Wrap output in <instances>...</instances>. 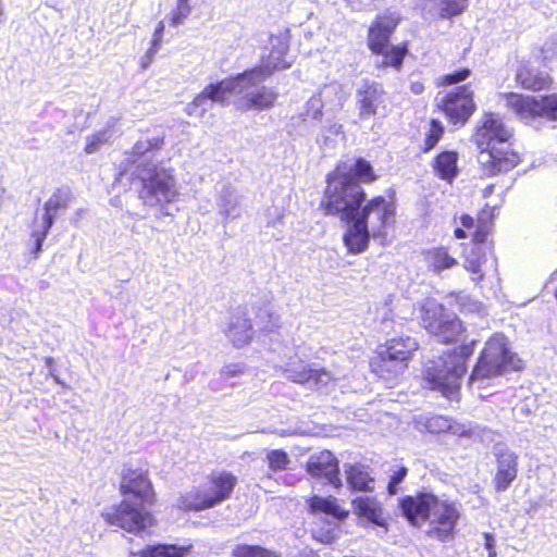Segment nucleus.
<instances>
[{"instance_id": "3", "label": "nucleus", "mask_w": 557, "mask_h": 557, "mask_svg": "<svg viewBox=\"0 0 557 557\" xmlns=\"http://www.w3.org/2000/svg\"><path fill=\"white\" fill-rule=\"evenodd\" d=\"M511 131L495 114H485L483 125L476 131L474 141L480 149L478 162L487 175L513 169L519 157L510 149Z\"/></svg>"}, {"instance_id": "54", "label": "nucleus", "mask_w": 557, "mask_h": 557, "mask_svg": "<svg viewBox=\"0 0 557 557\" xmlns=\"http://www.w3.org/2000/svg\"><path fill=\"white\" fill-rule=\"evenodd\" d=\"M455 236H456L457 238H465V237H466V232H465L462 228L457 227V228L455 230Z\"/></svg>"}, {"instance_id": "32", "label": "nucleus", "mask_w": 557, "mask_h": 557, "mask_svg": "<svg viewBox=\"0 0 557 557\" xmlns=\"http://www.w3.org/2000/svg\"><path fill=\"white\" fill-rule=\"evenodd\" d=\"M375 479L368 466H350V491L372 492Z\"/></svg>"}, {"instance_id": "27", "label": "nucleus", "mask_w": 557, "mask_h": 557, "mask_svg": "<svg viewBox=\"0 0 557 557\" xmlns=\"http://www.w3.org/2000/svg\"><path fill=\"white\" fill-rule=\"evenodd\" d=\"M308 512L311 515H326L338 520L344 519L347 512L338 505L334 496L322 497L312 495L306 499Z\"/></svg>"}, {"instance_id": "23", "label": "nucleus", "mask_w": 557, "mask_h": 557, "mask_svg": "<svg viewBox=\"0 0 557 557\" xmlns=\"http://www.w3.org/2000/svg\"><path fill=\"white\" fill-rule=\"evenodd\" d=\"M358 523L362 527L377 525L387 531L382 504L373 496H359L350 500Z\"/></svg>"}, {"instance_id": "1", "label": "nucleus", "mask_w": 557, "mask_h": 557, "mask_svg": "<svg viewBox=\"0 0 557 557\" xmlns=\"http://www.w3.org/2000/svg\"><path fill=\"white\" fill-rule=\"evenodd\" d=\"M376 180L377 175L367 160L360 158L350 166V253L366 250L370 236L383 237L384 228L394 215V210L382 196L361 208L366 193L359 183L371 184Z\"/></svg>"}, {"instance_id": "20", "label": "nucleus", "mask_w": 557, "mask_h": 557, "mask_svg": "<svg viewBox=\"0 0 557 557\" xmlns=\"http://www.w3.org/2000/svg\"><path fill=\"white\" fill-rule=\"evenodd\" d=\"M493 454L496 458L495 488L505 492L517 478L518 456L504 444H496Z\"/></svg>"}, {"instance_id": "28", "label": "nucleus", "mask_w": 557, "mask_h": 557, "mask_svg": "<svg viewBox=\"0 0 557 557\" xmlns=\"http://www.w3.org/2000/svg\"><path fill=\"white\" fill-rule=\"evenodd\" d=\"M424 11L432 16L447 18L458 15L466 9L467 0H420Z\"/></svg>"}, {"instance_id": "29", "label": "nucleus", "mask_w": 557, "mask_h": 557, "mask_svg": "<svg viewBox=\"0 0 557 557\" xmlns=\"http://www.w3.org/2000/svg\"><path fill=\"white\" fill-rule=\"evenodd\" d=\"M424 260L428 268L436 274L458 263L457 260L448 253L445 247H436L425 251Z\"/></svg>"}, {"instance_id": "34", "label": "nucleus", "mask_w": 557, "mask_h": 557, "mask_svg": "<svg viewBox=\"0 0 557 557\" xmlns=\"http://www.w3.org/2000/svg\"><path fill=\"white\" fill-rule=\"evenodd\" d=\"M233 557H283L281 553L260 545L238 544L232 550Z\"/></svg>"}, {"instance_id": "31", "label": "nucleus", "mask_w": 557, "mask_h": 557, "mask_svg": "<svg viewBox=\"0 0 557 557\" xmlns=\"http://www.w3.org/2000/svg\"><path fill=\"white\" fill-rule=\"evenodd\" d=\"M457 161V152L444 151L435 158L433 168L440 178L451 182L458 173Z\"/></svg>"}, {"instance_id": "37", "label": "nucleus", "mask_w": 557, "mask_h": 557, "mask_svg": "<svg viewBox=\"0 0 557 557\" xmlns=\"http://www.w3.org/2000/svg\"><path fill=\"white\" fill-rule=\"evenodd\" d=\"M324 370L313 369L309 367H302L298 370L290 371V379L293 382L305 384L309 382L319 383L323 375H325Z\"/></svg>"}, {"instance_id": "47", "label": "nucleus", "mask_w": 557, "mask_h": 557, "mask_svg": "<svg viewBox=\"0 0 557 557\" xmlns=\"http://www.w3.org/2000/svg\"><path fill=\"white\" fill-rule=\"evenodd\" d=\"M246 370L243 363H230L222 368L221 373L224 377L230 379L242 375Z\"/></svg>"}, {"instance_id": "41", "label": "nucleus", "mask_w": 557, "mask_h": 557, "mask_svg": "<svg viewBox=\"0 0 557 557\" xmlns=\"http://www.w3.org/2000/svg\"><path fill=\"white\" fill-rule=\"evenodd\" d=\"M188 2L189 0H177V5L170 16V24L172 26H178L189 16L191 7Z\"/></svg>"}, {"instance_id": "15", "label": "nucleus", "mask_w": 557, "mask_h": 557, "mask_svg": "<svg viewBox=\"0 0 557 557\" xmlns=\"http://www.w3.org/2000/svg\"><path fill=\"white\" fill-rule=\"evenodd\" d=\"M443 307L435 301H428L422 307V322L426 331L432 334L438 343H451L457 341L461 333V321L454 317L443 315Z\"/></svg>"}, {"instance_id": "7", "label": "nucleus", "mask_w": 557, "mask_h": 557, "mask_svg": "<svg viewBox=\"0 0 557 557\" xmlns=\"http://www.w3.org/2000/svg\"><path fill=\"white\" fill-rule=\"evenodd\" d=\"M237 476L230 471H212L190 493L180 498V508L185 511H202L231 498Z\"/></svg>"}, {"instance_id": "5", "label": "nucleus", "mask_w": 557, "mask_h": 557, "mask_svg": "<svg viewBox=\"0 0 557 557\" xmlns=\"http://www.w3.org/2000/svg\"><path fill=\"white\" fill-rule=\"evenodd\" d=\"M522 369V361L509 348V342L503 334H495L484 346L480 358L469 377L471 386H485L486 381L511 371Z\"/></svg>"}, {"instance_id": "26", "label": "nucleus", "mask_w": 557, "mask_h": 557, "mask_svg": "<svg viewBox=\"0 0 557 557\" xmlns=\"http://www.w3.org/2000/svg\"><path fill=\"white\" fill-rule=\"evenodd\" d=\"M517 83L524 89L541 90L549 86V75L531 62L522 63L516 74Z\"/></svg>"}, {"instance_id": "21", "label": "nucleus", "mask_w": 557, "mask_h": 557, "mask_svg": "<svg viewBox=\"0 0 557 557\" xmlns=\"http://www.w3.org/2000/svg\"><path fill=\"white\" fill-rule=\"evenodd\" d=\"M305 468L311 476L323 479L334 487L342 486L338 460L330 450H322L311 455Z\"/></svg>"}, {"instance_id": "10", "label": "nucleus", "mask_w": 557, "mask_h": 557, "mask_svg": "<svg viewBox=\"0 0 557 557\" xmlns=\"http://www.w3.org/2000/svg\"><path fill=\"white\" fill-rule=\"evenodd\" d=\"M418 348V342L411 336L387 339L377 347L375 357L370 361L372 372L387 382L397 380L407 370Z\"/></svg>"}, {"instance_id": "11", "label": "nucleus", "mask_w": 557, "mask_h": 557, "mask_svg": "<svg viewBox=\"0 0 557 557\" xmlns=\"http://www.w3.org/2000/svg\"><path fill=\"white\" fill-rule=\"evenodd\" d=\"M400 16L396 12L387 11L376 17L369 29V48L375 54H382L380 66L400 69L407 53L406 46H394L387 50L392 33L397 27Z\"/></svg>"}, {"instance_id": "14", "label": "nucleus", "mask_w": 557, "mask_h": 557, "mask_svg": "<svg viewBox=\"0 0 557 557\" xmlns=\"http://www.w3.org/2000/svg\"><path fill=\"white\" fill-rule=\"evenodd\" d=\"M117 490L125 499L152 507L157 504V492L149 471L125 465L119 475Z\"/></svg>"}, {"instance_id": "22", "label": "nucleus", "mask_w": 557, "mask_h": 557, "mask_svg": "<svg viewBox=\"0 0 557 557\" xmlns=\"http://www.w3.org/2000/svg\"><path fill=\"white\" fill-rule=\"evenodd\" d=\"M385 101L382 85L374 81L363 79L357 89V104L361 119H369L377 113Z\"/></svg>"}, {"instance_id": "30", "label": "nucleus", "mask_w": 557, "mask_h": 557, "mask_svg": "<svg viewBox=\"0 0 557 557\" xmlns=\"http://www.w3.org/2000/svg\"><path fill=\"white\" fill-rule=\"evenodd\" d=\"M486 261V252L484 246H471L466 252L463 268L472 274V282L479 283L483 280L484 273L482 265Z\"/></svg>"}, {"instance_id": "19", "label": "nucleus", "mask_w": 557, "mask_h": 557, "mask_svg": "<svg viewBox=\"0 0 557 557\" xmlns=\"http://www.w3.org/2000/svg\"><path fill=\"white\" fill-rule=\"evenodd\" d=\"M71 194L62 189H57L52 196L45 202L44 209V223L40 231H34L30 237L34 239V246L30 250L33 258L37 259L42 249V243L45 242L50 228L54 222V214L60 209H65L71 201Z\"/></svg>"}, {"instance_id": "16", "label": "nucleus", "mask_w": 557, "mask_h": 557, "mask_svg": "<svg viewBox=\"0 0 557 557\" xmlns=\"http://www.w3.org/2000/svg\"><path fill=\"white\" fill-rule=\"evenodd\" d=\"M436 101L448 120L455 125H463L475 110L473 92L468 85L457 87L442 97L438 95Z\"/></svg>"}, {"instance_id": "51", "label": "nucleus", "mask_w": 557, "mask_h": 557, "mask_svg": "<svg viewBox=\"0 0 557 557\" xmlns=\"http://www.w3.org/2000/svg\"><path fill=\"white\" fill-rule=\"evenodd\" d=\"M410 90L413 94L419 95V94H421L424 90V86L420 82H412L411 85H410Z\"/></svg>"}, {"instance_id": "53", "label": "nucleus", "mask_w": 557, "mask_h": 557, "mask_svg": "<svg viewBox=\"0 0 557 557\" xmlns=\"http://www.w3.org/2000/svg\"><path fill=\"white\" fill-rule=\"evenodd\" d=\"M298 557H320L317 552L312 549H304L298 554Z\"/></svg>"}, {"instance_id": "45", "label": "nucleus", "mask_w": 557, "mask_h": 557, "mask_svg": "<svg viewBox=\"0 0 557 557\" xmlns=\"http://www.w3.org/2000/svg\"><path fill=\"white\" fill-rule=\"evenodd\" d=\"M106 143L104 135L102 133H96L89 136L86 140V145L84 147V151L87 154L95 153L100 149V147Z\"/></svg>"}, {"instance_id": "50", "label": "nucleus", "mask_w": 557, "mask_h": 557, "mask_svg": "<svg viewBox=\"0 0 557 557\" xmlns=\"http://www.w3.org/2000/svg\"><path fill=\"white\" fill-rule=\"evenodd\" d=\"M461 224L466 228H471L474 224V220L472 216L465 214L461 216Z\"/></svg>"}, {"instance_id": "55", "label": "nucleus", "mask_w": 557, "mask_h": 557, "mask_svg": "<svg viewBox=\"0 0 557 557\" xmlns=\"http://www.w3.org/2000/svg\"><path fill=\"white\" fill-rule=\"evenodd\" d=\"M343 242L348 245V230L343 234Z\"/></svg>"}, {"instance_id": "18", "label": "nucleus", "mask_w": 557, "mask_h": 557, "mask_svg": "<svg viewBox=\"0 0 557 557\" xmlns=\"http://www.w3.org/2000/svg\"><path fill=\"white\" fill-rule=\"evenodd\" d=\"M322 203L326 213L339 214L342 220L348 221V173L336 170L327 175Z\"/></svg>"}, {"instance_id": "17", "label": "nucleus", "mask_w": 557, "mask_h": 557, "mask_svg": "<svg viewBox=\"0 0 557 557\" xmlns=\"http://www.w3.org/2000/svg\"><path fill=\"white\" fill-rule=\"evenodd\" d=\"M137 178L143 184L140 197L162 196L168 202L173 201L176 196L175 180L172 171L159 170L157 166L143 164Z\"/></svg>"}, {"instance_id": "33", "label": "nucleus", "mask_w": 557, "mask_h": 557, "mask_svg": "<svg viewBox=\"0 0 557 557\" xmlns=\"http://www.w3.org/2000/svg\"><path fill=\"white\" fill-rule=\"evenodd\" d=\"M188 548L176 544L147 545L138 552V557H185Z\"/></svg>"}, {"instance_id": "36", "label": "nucleus", "mask_w": 557, "mask_h": 557, "mask_svg": "<svg viewBox=\"0 0 557 557\" xmlns=\"http://www.w3.org/2000/svg\"><path fill=\"white\" fill-rule=\"evenodd\" d=\"M267 463L272 472H281L289 468L290 458L283 449H272L267 454Z\"/></svg>"}, {"instance_id": "8", "label": "nucleus", "mask_w": 557, "mask_h": 557, "mask_svg": "<svg viewBox=\"0 0 557 557\" xmlns=\"http://www.w3.org/2000/svg\"><path fill=\"white\" fill-rule=\"evenodd\" d=\"M418 348V342L411 336L387 339L377 347L375 357L370 361L372 372L387 382L397 380L407 370Z\"/></svg>"}, {"instance_id": "42", "label": "nucleus", "mask_w": 557, "mask_h": 557, "mask_svg": "<svg viewBox=\"0 0 557 557\" xmlns=\"http://www.w3.org/2000/svg\"><path fill=\"white\" fill-rule=\"evenodd\" d=\"M424 426L430 433H442L450 429V422L443 416H431L424 418Z\"/></svg>"}, {"instance_id": "4", "label": "nucleus", "mask_w": 557, "mask_h": 557, "mask_svg": "<svg viewBox=\"0 0 557 557\" xmlns=\"http://www.w3.org/2000/svg\"><path fill=\"white\" fill-rule=\"evenodd\" d=\"M399 509L412 525L429 521L428 535L442 542L451 536L458 519V511L454 505L440 500L431 493L403 497L399 500Z\"/></svg>"}, {"instance_id": "12", "label": "nucleus", "mask_w": 557, "mask_h": 557, "mask_svg": "<svg viewBox=\"0 0 557 557\" xmlns=\"http://www.w3.org/2000/svg\"><path fill=\"white\" fill-rule=\"evenodd\" d=\"M147 504L123 498L120 503L101 512L108 525L115 527L134 535H140L157 524V519Z\"/></svg>"}, {"instance_id": "25", "label": "nucleus", "mask_w": 557, "mask_h": 557, "mask_svg": "<svg viewBox=\"0 0 557 557\" xmlns=\"http://www.w3.org/2000/svg\"><path fill=\"white\" fill-rule=\"evenodd\" d=\"M225 335L235 348H244L251 343L253 326L247 308H243L238 314L232 318Z\"/></svg>"}, {"instance_id": "46", "label": "nucleus", "mask_w": 557, "mask_h": 557, "mask_svg": "<svg viewBox=\"0 0 557 557\" xmlns=\"http://www.w3.org/2000/svg\"><path fill=\"white\" fill-rule=\"evenodd\" d=\"M470 76V71L468 69H461L455 71L454 73L447 74L443 77V83L446 85L458 84L460 82L466 81Z\"/></svg>"}, {"instance_id": "24", "label": "nucleus", "mask_w": 557, "mask_h": 557, "mask_svg": "<svg viewBox=\"0 0 557 557\" xmlns=\"http://www.w3.org/2000/svg\"><path fill=\"white\" fill-rule=\"evenodd\" d=\"M278 92L271 87L260 86L259 88L243 94L236 101L235 107L239 112L268 111L275 107Z\"/></svg>"}, {"instance_id": "44", "label": "nucleus", "mask_w": 557, "mask_h": 557, "mask_svg": "<svg viewBox=\"0 0 557 557\" xmlns=\"http://www.w3.org/2000/svg\"><path fill=\"white\" fill-rule=\"evenodd\" d=\"M164 32V23L161 21L156 26V29L152 35V39L150 42V47L146 51V55H156L158 50L160 49L162 42V35Z\"/></svg>"}, {"instance_id": "13", "label": "nucleus", "mask_w": 557, "mask_h": 557, "mask_svg": "<svg viewBox=\"0 0 557 557\" xmlns=\"http://www.w3.org/2000/svg\"><path fill=\"white\" fill-rule=\"evenodd\" d=\"M505 106L525 123L547 121L557 123V92L540 98L507 94L504 96Z\"/></svg>"}, {"instance_id": "2", "label": "nucleus", "mask_w": 557, "mask_h": 557, "mask_svg": "<svg viewBox=\"0 0 557 557\" xmlns=\"http://www.w3.org/2000/svg\"><path fill=\"white\" fill-rule=\"evenodd\" d=\"M288 49V41L282 39L280 40L277 48L273 47L269 55H264L260 59L259 64L238 73L234 77L207 85L190 101L187 113L193 114L196 112V109L198 107H202L207 100L226 104L230 96L233 95L236 89V82H244L246 87H252L257 83L267 81L276 71L288 69L290 63L284 60Z\"/></svg>"}, {"instance_id": "43", "label": "nucleus", "mask_w": 557, "mask_h": 557, "mask_svg": "<svg viewBox=\"0 0 557 557\" xmlns=\"http://www.w3.org/2000/svg\"><path fill=\"white\" fill-rule=\"evenodd\" d=\"M408 474V469L405 466L399 467L391 475L387 484V492L389 495H395L398 492V485L405 480Z\"/></svg>"}, {"instance_id": "9", "label": "nucleus", "mask_w": 557, "mask_h": 557, "mask_svg": "<svg viewBox=\"0 0 557 557\" xmlns=\"http://www.w3.org/2000/svg\"><path fill=\"white\" fill-rule=\"evenodd\" d=\"M418 348V342L411 336L387 339L377 347L375 357L370 361L372 372L387 382L397 380L407 370Z\"/></svg>"}, {"instance_id": "38", "label": "nucleus", "mask_w": 557, "mask_h": 557, "mask_svg": "<svg viewBox=\"0 0 557 557\" xmlns=\"http://www.w3.org/2000/svg\"><path fill=\"white\" fill-rule=\"evenodd\" d=\"M164 145V136L149 138L146 141L138 140L132 148V153L143 157L147 152L159 151Z\"/></svg>"}, {"instance_id": "48", "label": "nucleus", "mask_w": 557, "mask_h": 557, "mask_svg": "<svg viewBox=\"0 0 557 557\" xmlns=\"http://www.w3.org/2000/svg\"><path fill=\"white\" fill-rule=\"evenodd\" d=\"M484 540H485L484 546H485L486 550L488 552V557H495L496 550H495L494 536L490 533H484Z\"/></svg>"}, {"instance_id": "6", "label": "nucleus", "mask_w": 557, "mask_h": 557, "mask_svg": "<svg viewBox=\"0 0 557 557\" xmlns=\"http://www.w3.org/2000/svg\"><path fill=\"white\" fill-rule=\"evenodd\" d=\"M470 354L469 347L465 346L459 355L444 352L437 359L429 360L423 372L425 387L453 398L458 393L460 380L467 371L465 357Z\"/></svg>"}, {"instance_id": "49", "label": "nucleus", "mask_w": 557, "mask_h": 557, "mask_svg": "<svg viewBox=\"0 0 557 557\" xmlns=\"http://www.w3.org/2000/svg\"><path fill=\"white\" fill-rule=\"evenodd\" d=\"M486 239V233L478 230L474 234V244L472 246H483Z\"/></svg>"}, {"instance_id": "39", "label": "nucleus", "mask_w": 557, "mask_h": 557, "mask_svg": "<svg viewBox=\"0 0 557 557\" xmlns=\"http://www.w3.org/2000/svg\"><path fill=\"white\" fill-rule=\"evenodd\" d=\"M541 55L545 66L550 70L557 67V35L552 36L545 41L541 49Z\"/></svg>"}, {"instance_id": "35", "label": "nucleus", "mask_w": 557, "mask_h": 557, "mask_svg": "<svg viewBox=\"0 0 557 557\" xmlns=\"http://www.w3.org/2000/svg\"><path fill=\"white\" fill-rule=\"evenodd\" d=\"M255 317L258 319L259 331L261 333H272L278 327L277 315L269 309L258 307L255 311Z\"/></svg>"}, {"instance_id": "40", "label": "nucleus", "mask_w": 557, "mask_h": 557, "mask_svg": "<svg viewBox=\"0 0 557 557\" xmlns=\"http://www.w3.org/2000/svg\"><path fill=\"white\" fill-rule=\"evenodd\" d=\"M444 134V128L441 123L436 120H432L431 127L425 136L424 146L422 147L423 152L432 150L440 141Z\"/></svg>"}, {"instance_id": "52", "label": "nucleus", "mask_w": 557, "mask_h": 557, "mask_svg": "<svg viewBox=\"0 0 557 557\" xmlns=\"http://www.w3.org/2000/svg\"><path fill=\"white\" fill-rule=\"evenodd\" d=\"M154 55H146L145 53L140 62L141 69L146 70L151 64Z\"/></svg>"}]
</instances>
